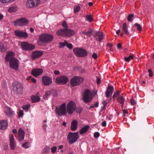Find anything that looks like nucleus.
Masks as SVG:
<instances>
[{
  "mask_svg": "<svg viewBox=\"0 0 154 154\" xmlns=\"http://www.w3.org/2000/svg\"><path fill=\"white\" fill-rule=\"evenodd\" d=\"M25 133L22 129H19L18 132V139L19 141H21L24 139Z\"/></svg>",
  "mask_w": 154,
  "mask_h": 154,
  "instance_id": "20",
  "label": "nucleus"
},
{
  "mask_svg": "<svg viewBox=\"0 0 154 154\" xmlns=\"http://www.w3.org/2000/svg\"><path fill=\"white\" fill-rule=\"evenodd\" d=\"M31 80L32 82L34 83H35L36 82V80L34 78H32Z\"/></svg>",
  "mask_w": 154,
  "mask_h": 154,
  "instance_id": "62",
  "label": "nucleus"
},
{
  "mask_svg": "<svg viewBox=\"0 0 154 154\" xmlns=\"http://www.w3.org/2000/svg\"><path fill=\"white\" fill-rule=\"evenodd\" d=\"M12 132L14 134H16L17 133V131L16 129H14L12 131Z\"/></svg>",
  "mask_w": 154,
  "mask_h": 154,
  "instance_id": "63",
  "label": "nucleus"
},
{
  "mask_svg": "<svg viewBox=\"0 0 154 154\" xmlns=\"http://www.w3.org/2000/svg\"><path fill=\"white\" fill-rule=\"evenodd\" d=\"M118 99L120 100L119 103L121 104V106L122 107L124 104L125 99L122 96H119Z\"/></svg>",
  "mask_w": 154,
  "mask_h": 154,
  "instance_id": "35",
  "label": "nucleus"
},
{
  "mask_svg": "<svg viewBox=\"0 0 154 154\" xmlns=\"http://www.w3.org/2000/svg\"><path fill=\"white\" fill-rule=\"evenodd\" d=\"M60 47H62L66 46L69 49H71L72 48V44H69L66 42L65 41L64 43H60Z\"/></svg>",
  "mask_w": 154,
  "mask_h": 154,
  "instance_id": "27",
  "label": "nucleus"
},
{
  "mask_svg": "<svg viewBox=\"0 0 154 154\" xmlns=\"http://www.w3.org/2000/svg\"><path fill=\"white\" fill-rule=\"evenodd\" d=\"M62 26L65 28H68V26L66 21H63L62 24Z\"/></svg>",
  "mask_w": 154,
  "mask_h": 154,
  "instance_id": "49",
  "label": "nucleus"
},
{
  "mask_svg": "<svg viewBox=\"0 0 154 154\" xmlns=\"http://www.w3.org/2000/svg\"><path fill=\"white\" fill-rule=\"evenodd\" d=\"M53 39V35L50 34H43L40 35L39 36L40 41L44 43L51 42Z\"/></svg>",
  "mask_w": 154,
  "mask_h": 154,
  "instance_id": "7",
  "label": "nucleus"
},
{
  "mask_svg": "<svg viewBox=\"0 0 154 154\" xmlns=\"http://www.w3.org/2000/svg\"><path fill=\"white\" fill-rule=\"evenodd\" d=\"M69 81L68 78L66 76L62 75L59 76L56 78V82L59 84H65L67 83Z\"/></svg>",
  "mask_w": 154,
  "mask_h": 154,
  "instance_id": "11",
  "label": "nucleus"
},
{
  "mask_svg": "<svg viewBox=\"0 0 154 154\" xmlns=\"http://www.w3.org/2000/svg\"><path fill=\"white\" fill-rule=\"evenodd\" d=\"M148 72L149 73V76L150 77L152 76L153 75V73L152 71L150 69H149L148 70Z\"/></svg>",
  "mask_w": 154,
  "mask_h": 154,
  "instance_id": "53",
  "label": "nucleus"
},
{
  "mask_svg": "<svg viewBox=\"0 0 154 154\" xmlns=\"http://www.w3.org/2000/svg\"><path fill=\"white\" fill-rule=\"evenodd\" d=\"M76 105L72 101H70L66 106V109L67 113L69 115H72L76 110Z\"/></svg>",
  "mask_w": 154,
  "mask_h": 154,
  "instance_id": "4",
  "label": "nucleus"
},
{
  "mask_svg": "<svg viewBox=\"0 0 154 154\" xmlns=\"http://www.w3.org/2000/svg\"><path fill=\"white\" fill-rule=\"evenodd\" d=\"M5 51V48L4 46L0 44V51L3 52Z\"/></svg>",
  "mask_w": 154,
  "mask_h": 154,
  "instance_id": "46",
  "label": "nucleus"
},
{
  "mask_svg": "<svg viewBox=\"0 0 154 154\" xmlns=\"http://www.w3.org/2000/svg\"><path fill=\"white\" fill-rule=\"evenodd\" d=\"M86 20L89 22H91L93 20L91 15H87L85 17Z\"/></svg>",
  "mask_w": 154,
  "mask_h": 154,
  "instance_id": "36",
  "label": "nucleus"
},
{
  "mask_svg": "<svg viewBox=\"0 0 154 154\" xmlns=\"http://www.w3.org/2000/svg\"><path fill=\"white\" fill-rule=\"evenodd\" d=\"M133 57L132 55H130L128 57H125V60L127 62H129L131 60L133 59Z\"/></svg>",
  "mask_w": 154,
  "mask_h": 154,
  "instance_id": "37",
  "label": "nucleus"
},
{
  "mask_svg": "<svg viewBox=\"0 0 154 154\" xmlns=\"http://www.w3.org/2000/svg\"><path fill=\"white\" fill-rule=\"evenodd\" d=\"M50 150V148L48 146L45 147L43 150L42 154H47L49 152Z\"/></svg>",
  "mask_w": 154,
  "mask_h": 154,
  "instance_id": "34",
  "label": "nucleus"
},
{
  "mask_svg": "<svg viewBox=\"0 0 154 154\" xmlns=\"http://www.w3.org/2000/svg\"><path fill=\"white\" fill-rule=\"evenodd\" d=\"M113 87L111 86H108L106 93V97H109L113 93Z\"/></svg>",
  "mask_w": 154,
  "mask_h": 154,
  "instance_id": "22",
  "label": "nucleus"
},
{
  "mask_svg": "<svg viewBox=\"0 0 154 154\" xmlns=\"http://www.w3.org/2000/svg\"><path fill=\"white\" fill-rule=\"evenodd\" d=\"M83 100L85 103L92 101L93 98V94L91 91L88 89H85L82 94Z\"/></svg>",
  "mask_w": 154,
  "mask_h": 154,
  "instance_id": "2",
  "label": "nucleus"
},
{
  "mask_svg": "<svg viewBox=\"0 0 154 154\" xmlns=\"http://www.w3.org/2000/svg\"><path fill=\"white\" fill-rule=\"evenodd\" d=\"M30 105H28L24 106L22 107L23 109L24 110H27L30 107Z\"/></svg>",
  "mask_w": 154,
  "mask_h": 154,
  "instance_id": "47",
  "label": "nucleus"
},
{
  "mask_svg": "<svg viewBox=\"0 0 154 154\" xmlns=\"http://www.w3.org/2000/svg\"><path fill=\"white\" fill-rule=\"evenodd\" d=\"M134 26L137 27L138 31H141L142 27L139 24L136 23L135 24Z\"/></svg>",
  "mask_w": 154,
  "mask_h": 154,
  "instance_id": "40",
  "label": "nucleus"
},
{
  "mask_svg": "<svg viewBox=\"0 0 154 154\" xmlns=\"http://www.w3.org/2000/svg\"><path fill=\"white\" fill-rule=\"evenodd\" d=\"M92 32L93 31L91 29H90L88 32H86V35H87L88 36L90 37L91 36V34Z\"/></svg>",
  "mask_w": 154,
  "mask_h": 154,
  "instance_id": "43",
  "label": "nucleus"
},
{
  "mask_svg": "<svg viewBox=\"0 0 154 154\" xmlns=\"http://www.w3.org/2000/svg\"><path fill=\"white\" fill-rule=\"evenodd\" d=\"M101 125L102 126L104 127L106 125V121H104L102 123Z\"/></svg>",
  "mask_w": 154,
  "mask_h": 154,
  "instance_id": "56",
  "label": "nucleus"
},
{
  "mask_svg": "<svg viewBox=\"0 0 154 154\" xmlns=\"http://www.w3.org/2000/svg\"><path fill=\"white\" fill-rule=\"evenodd\" d=\"M28 23V20L24 18L19 19L16 20L14 22V24L15 26H20L26 25Z\"/></svg>",
  "mask_w": 154,
  "mask_h": 154,
  "instance_id": "10",
  "label": "nucleus"
},
{
  "mask_svg": "<svg viewBox=\"0 0 154 154\" xmlns=\"http://www.w3.org/2000/svg\"><path fill=\"white\" fill-rule=\"evenodd\" d=\"M75 54L78 57H85L88 55V52L84 49L76 48L73 49Z\"/></svg>",
  "mask_w": 154,
  "mask_h": 154,
  "instance_id": "8",
  "label": "nucleus"
},
{
  "mask_svg": "<svg viewBox=\"0 0 154 154\" xmlns=\"http://www.w3.org/2000/svg\"><path fill=\"white\" fill-rule=\"evenodd\" d=\"M82 110V109L81 107H77L76 109V112L78 113H80Z\"/></svg>",
  "mask_w": 154,
  "mask_h": 154,
  "instance_id": "44",
  "label": "nucleus"
},
{
  "mask_svg": "<svg viewBox=\"0 0 154 154\" xmlns=\"http://www.w3.org/2000/svg\"><path fill=\"white\" fill-rule=\"evenodd\" d=\"M13 89L15 94H21L23 92L22 85L18 82H14L12 83Z\"/></svg>",
  "mask_w": 154,
  "mask_h": 154,
  "instance_id": "6",
  "label": "nucleus"
},
{
  "mask_svg": "<svg viewBox=\"0 0 154 154\" xmlns=\"http://www.w3.org/2000/svg\"><path fill=\"white\" fill-rule=\"evenodd\" d=\"M134 17L132 14H130L128 15L127 17V20L129 21H131L132 20V18Z\"/></svg>",
  "mask_w": 154,
  "mask_h": 154,
  "instance_id": "42",
  "label": "nucleus"
},
{
  "mask_svg": "<svg viewBox=\"0 0 154 154\" xmlns=\"http://www.w3.org/2000/svg\"><path fill=\"white\" fill-rule=\"evenodd\" d=\"M56 112L57 114L60 116H65L66 113V104L63 103L59 108L57 107L56 108Z\"/></svg>",
  "mask_w": 154,
  "mask_h": 154,
  "instance_id": "9",
  "label": "nucleus"
},
{
  "mask_svg": "<svg viewBox=\"0 0 154 154\" xmlns=\"http://www.w3.org/2000/svg\"><path fill=\"white\" fill-rule=\"evenodd\" d=\"M75 33L74 30L66 28V37H70L73 35Z\"/></svg>",
  "mask_w": 154,
  "mask_h": 154,
  "instance_id": "28",
  "label": "nucleus"
},
{
  "mask_svg": "<svg viewBox=\"0 0 154 154\" xmlns=\"http://www.w3.org/2000/svg\"><path fill=\"white\" fill-rule=\"evenodd\" d=\"M9 140L10 149L12 150H14L16 146V143L13 134H11L9 135Z\"/></svg>",
  "mask_w": 154,
  "mask_h": 154,
  "instance_id": "14",
  "label": "nucleus"
},
{
  "mask_svg": "<svg viewBox=\"0 0 154 154\" xmlns=\"http://www.w3.org/2000/svg\"><path fill=\"white\" fill-rule=\"evenodd\" d=\"M18 9V8L16 6L11 7L8 9V11L12 13L16 12Z\"/></svg>",
  "mask_w": 154,
  "mask_h": 154,
  "instance_id": "31",
  "label": "nucleus"
},
{
  "mask_svg": "<svg viewBox=\"0 0 154 154\" xmlns=\"http://www.w3.org/2000/svg\"><path fill=\"white\" fill-rule=\"evenodd\" d=\"M23 146L26 148H29V146L28 145V142H26L24 144L22 145Z\"/></svg>",
  "mask_w": 154,
  "mask_h": 154,
  "instance_id": "48",
  "label": "nucleus"
},
{
  "mask_svg": "<svg viewBox=\"0 0 154 154\" xmlns=\"http://www.w3.org/2000/svg\"><path fill=\"white\" fill-rule=\"evenodd\" d=\"M135 102L134 99L131 98V104L132 105H134L135 104Z\"/></svg>",
  "mask_w": 154,
  "mask_h": 154,
  "instance_id": "54",
  "label": "nucleus"
},
{
  "mask_svg": "<svg viewBox=\"0 0 154 154\" xmlns=\"http://www.w3.org/2000/svg\"><path fill=\"white\" fill-rule=\"evenodd\" d=\"M15 0H0V2L2 4H5L13 2Z\"/></svg>",
  "mask_w": 154,
  "mask_h": 154,
  "instance_id": "32",
  "label": "nucleus"
},
{
  "mask_svg": "<svg viewBox=\"0 0 154 154\" xmlns=\"http://www.w3.org/2000/svg\"><path fill=\"white\" fill-rule=\"evenodd\" d=\"M60 72L58 70H55L54 71V74L55 75H58L59 74Z\"/></svg>",
  "mask_w": 154,
  "mask_h": 154,
  "instance_id": "55",
  "label": "nucleus"
},
{
  "mask_svg": "<svg viewBox=\"0 0 154 154\" xmlns=\"http://www.w3.org/2000/svg\"><path fill=\"white\" fill-rule=\"evenodd\" d=\"M18 114L19 117H22L24 115L23 111L21 109H19Z\"/></svg>",
  "mask_w": 154,
  "mask_h": 154,
  "instance_id": "39",
  "label": "nucleus"
},
{
  "mask_svg": "<svg viewBox=\"0 0 154 154\" xmlns=\"http://www.w3.org/2000/svg\"><path fill=\"white\" fill-rule=\"evenodd\" d=\"M107 45L110 48H111L112 47V45L109 43H108Z\"/></svg>",
  "mask_w": 154,
  "mask_h": 154,
  "instance_id": "64",
  "label": "nucleus"
},
{
  "mask_svg": "<svg viewBox=\"0 0 154 154\" xmlns=\"http://www.w3.org/2000/svg\"><path fill=\"white\" fill-rule=\"evenodd\" d=\"M14 33L16 36L20 37L26 38L28 35L27 33L26 32H23L19 30H15Z\"/></svg>",
  "mask_w": 154,
  "mask_h": 154,
  "instance_id": "18",
  "label": "nucleus"
},
{
  "mask_svg": "<svg viewBox=\"0 0 154 154\" xmlns=\"http://www.w3.org/2000/svg\"><path fill=\"white\" fill-rule=\"evenodd\" d=\"M89 128V126L88 125H86L82 128L79 132L80 134H82L86 133L88 131Z\"/></svg>",
  "mask_w": 154,
  "mask_h": 154,
  "instance_id": "29",
  "label": "nucleus"
},
{
  "mask_svg": "<svg viewBox=\"0 0 154 154\" xmlns=\"http://www.w3.org/2000/svg\"><path fill=\"white\" fill-rule=\"evenodd\" d=\"M123 112L124 114H127L128 113V112L127 110L124 109L123 110Z\"/></svg>",
  "mask_w": 154,
  "mask_h": 154,
  "instance_id": "61",
  "label": "nucleus"
},
{
  "mask_svg": "<svg viewBox=\"0 0 154 154\" xmlns=\"http://www.w3.org/2000/svg\"><path fill=\"white\" fill-rule=\"evenodd\" d=\"M42 54V52L40 51H37L33 52L32 57L33 59H35L40 56Z\"/></svg>",
  "mask_w": 154,
  "mask_h": 154,
  "instance_id": "26",
  "label": "nucleus"
},
{
  "mask_svg": "<svg viewBox=\"0 0 154 154\" xmlns=\"http://www.w3.org/2000/svg\"><path fill=\"white\" fill-rule=\"evenodd\" d=\"M103 107H104L107 104L106 101L105 100H103Z\"/></svg>",
  "mask_w": 154,
  "mask_h": 154,
  "instance_id": "57",
  "label": "nucleus"
},
{
  "mask_svg": "<svg viewBox=\"0 0 154 154\" xmlns=\"http://www.w3.org/2000/svg\"><path fill=\"white\" fill-rule=\"evenodd\" d=\"M100 136V134L98 132H96L94 134V136L95 138H98Z\"/></svg>",
  "mask_w": 154,
  "mask_h": 154,
  "instance_id": "50",
  "label": "nucleus"
},
{
  "mask_svg": "<svg viewBox=\"0 0 154 154\" xmlns=\"http://www.w3.org/2000/svg\"><path fill=\"white\" fill-rule=\"evenodd\" d=\"M21 47L24 50H32L35 48V46L27 42H23L21 43Z\"/></svg>",
  "mask_w": 154,
  "mask_h": 154,
  "instance_id": "12",
  "label": "nucleus"
},
{
  "mask_svg": "<svg viewBox=\"0 0 154 154\" xmlns=\"http://www.w3.org/2000/svg\"><path fill=\"white\" fill-rule=\"evenodd\" d=\"M84 78L81 76H75L72 78L70 81L71 85L75 87L81 85L84 81Z\"/></svg>",
  "mask_w": 154,
  "mask_h": 154,
  "instance_id": "5",
  "label": "nucleus"
},
{
  "mask_svg": "<svg viewBox=\"0 0 154 154\" xmlns=\"http://www.w3.org/2000/svg\"><path fill=\"white\" fill-rule=\"evenodd\" d=\"M66 28L61 29L57 32V34L59 36L66 37Z\"/></svg>",
  "mask_w": 154,
  "mask_h": 154,
  "instance_id": "21",
  "label": "nucleus"
},
{
  "mask_svg": "<svg viewBox=\"0 0 154 154\" xmlns=\"http://www.w3.org/2000/svg\"><path fill=\"white\" fill-rule=\"evenodd\" d=\"M42 81L45 85H48L51 84L52 82L51 78L47 76H44L42 78Z\"/></svg>",
  "mask_w": 154,
  "mask_h": 154,
  "instance_id": "15",
  "label": "nucleus"
},
{
  "mask_svg": "<svg viewBox=\"0 0 154 154\" xmlns=\"http://www.w3.org/2000/svg\"><path fill=\"white\" fill-rule=\"evenodd\" d=\"M4 113L7 116H12L14 115V112L12 109L10 108L6 107L4 109Z\"/></svg>",
  "mask_w": 154,
  "mask_h": 154,
  "instance_id": "19",
  "label": "nucleus"
},
{
  "mask_svg": "<svg viewBox=\"0 0 154 154\" xmlns=\"http://www.w3.org/2000/svg\"><path fill=\"white\" fill-rule=\"evenodd\" d=\"M31 99L33 103H36L40 100V97L37 96H32Z\"/></svg>",
  "mask_w": 154,
  "mask_h": 154,
  "instance_id": "30",
  "label": "nucleus"
},
{
  "mask_svg": "<svg viewBox=\"0 0 154 154\" xmlns=\"http://www.w3.org/2000/svg\"><path fill=\"white\" fill-rule=\"evenodd\" d=\"M78 121L75 120H73L71 123L70 128L72 131H75L77 128Z\"/></svg>",
  "mask_w": 154,
  "mask_h": 154,
  "instance_id": "25",
  "label": "nucleus"
},
{
  "mask_svg": "<svg viewBox=\"0 0 154 154\" xmlns=\"http://www.w3.org/2000/svg\"><path fill=\"white\" fill-rule=\"evenodd\" d=\"M8 126V123L6 120H2L0 121V128L2 130L5 129Z\"/></svg>",
  "mask_w": 154,
  "mask_h": 154,
  "instance_id": "24",
  "label": "nucleus"
},
{
  "mask_svg": "<svg viewBox=\"0 0 154 154\" xmlns=\"http://www.w3.org/2000/svg\"><path fill=\"white\" fill-rule=\"evenodd\" d=\"M92 57L94 59H96L97 58V54L94 52L92 55Z\"/></svg>",
  "mask_w": 154,
  "mask_h": 154,
  "instance_id": "51",
  "label": "nucleus"
},
{
  "mask_svg": "<svg viewBox=\"0 0 154 154\" xmlns=\"http://www.w3.org/2000/svg\"><path fill=\"white\" fill-rule=\"evenodd\" d=\"M121 45L120 44H118L117 46V48L118 49H121Z\"/></svg>",
  "mask_w": 154,
  "mask_h": 154,
  "instance_id": "58",
  "label": "nucleus"
},
{
  "mask_svg": "<svg viewBox=\"0 0 154 154\" xmlns=\"http://www.w3.org/2000/svg\"><path fill=\"white\" fill-rule=\"evenodd\" d=\"M47 126H48V125L46 124H43V125H42L43 128V129L45 131H46V129H47Z\"/></svg>",
  "mask_w": 154,
  "mask_h": 154,
  "instance_id": "52",
  "label": "nucleus"
},
{
  "mask_svg": "<svg viewBox=\"0 0 154 154\" xmlns=\"http://www.w3.org/2000/svg\"><path fill=\"white\" fill-rule=\"evenodd\" d=\"M50 91H48L46 92L45 94L43 96V98L45 100L48 99V97L51 96Z\"/></svg>",
  "mask_w": 154,
  "mask_h": 154,
  "instance_id": "33",
  "label": "nucleus"
},
{
  "mask_svg": "<svg viewBox=\"0 0 154 154\" xmlns=\"http://www.w3.org/2000/svg\"><path fill=\"white\" fill-rule=\"evenodd\" d=\"M43 70L41 69H35L32 70L31 73L34 76L36 77L41 75L43 72Z\"/></svg>",
  "mask_w": 154,
  "mask_h": 154,
  "instance_id": "16",
  "label": "nucleus"
},
{
  "mask_svg": "<svg viewBox=\"0 0 154 154\" xmlns=\"http://www.w3.org/2000/svg\"><path fill=\"white\" fill-rule=\"evenodd\" d=\"M122 30V32L124 33L126 35H128L129 34L128 29V27L125 23H124L123 24Z\"/></svg>",
  "mask_w": 154,
  "mask_h": 154,
  "instance_id": "23",
  "label": "nucleus"
},
{
  "mask_svg": "<svg viewBox=\"0 0 154 154\" xmlns=\"http://www.w3.org/2000/svg\"><path fill=\"white\" fill-rule=\"evenodd\" d=\"M79 138L78 132H69L67 136V140L70 144H72L76 142Z\"/></svg>",
  "mask_w": 154,
  "mask_h": 154,
  "instance_id": "3",
  "label": "nucleus"
},
{
  "mask_svg": "<svg viewBox=\"0 0 154 154\" xmlns=\"http://www.w3.org/2000/svg\"><path fill=\"white\" fill-rule=\"evenodd\" d=\"M40 3L39 0H29L26 2V6L28 8H33L38 6Z\"/></svg>",
  "mask_w": 154,
  "mask_h": 154,
  "instance_id": "13",
  "label": "nucleus"
},
{
  "mask_svg": "<svg viewBox=\"0 0 154 154\" xmlns=\"http://www.w3.org/2000/svg\"><path fill=\"white\" fill-rule=\"evenodd\" d=\"M97 84H99L100 82V79L99 78H97Z\"/></svg>",
  "mask_w": 154,
  "mask_h": 154,
  "instance_id": "59",
  "label": "nucleus"
},
{
  "mask_svg": "<svg viewBox=\"0 0 154 154\" xmlns=\"http://www.w3.org/2000/svg\"><path fill=\"white\" fill-rule=\"evenodd\" d=\"M51 94V96H56L57 94V91L55 90H52L50 91Z\"/></svg>",
  "mask_w": 154,
  "mask_h": 154,
  "instance_id": "38",
  "label": "nucleus"
},
{
  "mask_svg": "<svg viewBox=\"0 0 154 154\" xmlns=\"http://www.w3.org/2000/svg\"><path fill=\"white\" fill-rule=\"evenodd\" d=\"M15 53L13 51L9 52L6 54L5 60L9 62L11 68L17 70L18 69L19 62L17 59L14 57Z\"/></svg>",
  "mask_w": 154,
  "mask_h": 154,
  "instance_id": "1",
  "label": "nucleus"
},
{
  "mask_svg": "<svg viewBox=\"0 0 154 154\" xmlns=\"http://www.w3.org/2000/svg\"><path fill=\"white\" fill-rule=\"evenodd\" d=\"M80 9V7L78 6H76L74 8V11L75 13L78 12Z\"/></svg>",
  "mask_w": 154,
  "mask_h": 154,
  "instance_id": "41",
  "label": "nucleus"
},
{
  "mask_svg": "<svg viewBox=\"0 0 154 154\" xmlns=\"http://www.w3.org/2000/svg\"><path fill=\"white\" fill-rule=\"evenodd\" d=\"M104 34L102 32L97 31L94 35V37L96 40L99 42H100L103 39Z\"/></svg>",
  "mask_w": 154,
  "mask_h": 154,
  "instance_id": "17",
  "label": "nucleus"
},
{
  "mask_svg": "<svg viewBox=\"0 0 154 154\" xmlns=\"http://www.w3.org/2000/svg\"><path fill=\"white\" fill-rule=\"evenodd\" d=\"M57 149V147L55 146H54L52 147L51 149L52 153H55L56 152Z\"/></svg>",
  "mask_w": 154,
  "mask_h": 154,
  "instance_id": "45",
  "label": "nucleus"
},
{
  "mask_svg": "<svg viewBox=\"0 0 154 154\" xmlns=\"http://www.w3.org/2000/svg\"><path fill=\"white\" fill-rule=\"evenodd\" d=\"M119 92H117L115 94H114L113 95V96L114 97H116L119 95Z\"/></svg>",
  "mask_w": 154,
  "mask_h": 154,
  "instance_id": "60",
  "label": "nucleus"
}]
</instances>
